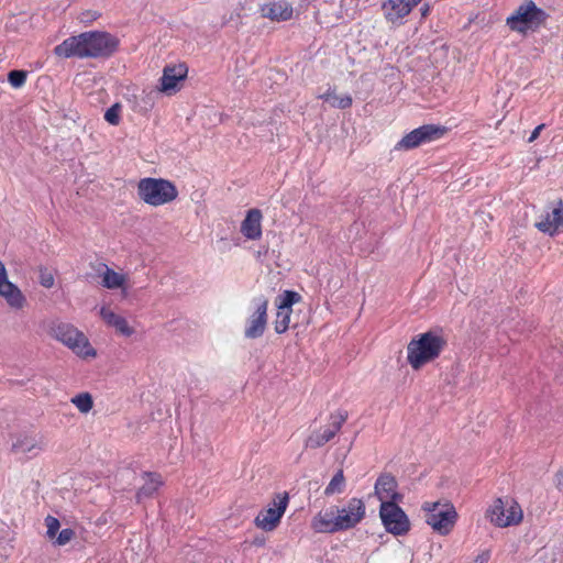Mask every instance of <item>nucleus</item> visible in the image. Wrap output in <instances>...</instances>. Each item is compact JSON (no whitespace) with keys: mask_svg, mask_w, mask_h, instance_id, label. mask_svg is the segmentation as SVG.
I'll list each match as a JSON object with an SVG mask.
<instances>
[{"mask_svg":"<svg viewBox=\"0 0 563 563\" xmlns=\"http://www.w3.org/2000/svg\"><path fill=\"white\" fill-rule=\"evenodd\" d=\"M120 46V40L106 31H89L65 38L54 47L62 58H109Z\"/></svg>","mask_w":563,"mask_h":563,"instance_id":"nucleus-1","label":"nucleus"},{"mask_svg":"<svg viewBox=\"0 0 563 563\" xmlns=\"http://www.w3.org/2000/svg\"><path fill=\"white\" fill-rule=\"evenodd\" d=\"M448 342L441 331H428L413 338L407 345V361L413 369L438 358Z\"/></svg>","mask_w":563,"mask_h":563,"instance_id":"nucleus-2","label":"nucleus"},{"mask_svg":"<svg viewBox=\"0 0 563 563\" xmlns=\"http://www.w3.org/2000/svg\"><path fill=\"white\" fill-rule=\"evenodd\" d=\"M549 14L537 5L533 0H523L514 12L507 16L506 25L515 33L526 36L545 25Z\"/></svg>","mask_w":563,"mask_h":563,"instance_id":"nucleus-3","label":"nucleus"},{"mask_svg":"<svg viewBox=\"0 0 563 563\" xmlns=\"http://www.w3.org/2000/svg\"><path fill=\"white\" fill-rule=\"evenodd\" d=\"M49 334L80 358H95L97 356V351L92 347L86 334L71 323H53Z\"/></svg>","mask_w":563,"mask_h":563,"instance_id":"nucleus-4","label":"nucleus"},{"mask_svg":"<svg viewBox=\"0 0 563 563\" xmlns=\"http://www.w3.org/2000/svg\"><path fill=\"white\" fill-rule=\"evenodd\" d=\"M136 188L139 198L152 207L170 203L178 197V189L175 184L165 178H142L139 180Z\"/></svg>","mask_w":563,"mask_h":563,"instance_id":"nucleus-5","label":"nucleus"},{"mask_svg":"<svg viewBox=\"0 0 563 563\" xmlns=\"http://www.w3.org/2000/svg\"><path fill=\"white\" fill-rule=\"evenodd\" d=\"M421 509L426 514V522L441 536H448L459 518L455 507L450 501H424Z\"/></svg>","mask_w":563,"mask_h":563,"instance_id":"nucleus-6","label":"nucleus"},{"mask_svg":"<svg viewBox=\"0 0 563 563\" xmlns=\"http://www.w3.org/2000/svg\"><path fill=\"white\" fill-rule=\"evenodd\" d=\"M486 518L498 528L514 527L522 522L523 510L515 498L498 497L486 510Z\"/></svg>","mask_w":563,"mask_h":563,"instance_id":"nucleus-7","label":"nucleus"},{"mask_svg":"<svg viewBox=\"0 0 563 563\" xmlns=\"http://www.w3.org/2000/svg\"><path fill=\"white\" fill-rule=\"evenodd\" d=\"M289 504V496L285 493L276 494L265 509H262L254 519L256 528L271 532L280 523Z\"/></svg>","mask_w":563,"mask_h":563,"instance_id":"nucleus-8","label":"nucleus"},{"mask_svg":"<svg viewBox=\"0 0 563 563\" xmlns=\"http://www.w3.org/2000/svg\"><path fill=\"white\" fill-rule=\"evenodd\" d=\"M399 503H384L379 505V518L385 530L395 536L404 537L411 529V522Z\"/></svg>","mask_w":563,"mask_h":563,"instance_id":"nucleus-9","label":"nucleus"},{"mask_svg":"<svg viewBox=\"0 0 563 563\" xmlns=\"http://www.w3.org/2000/svg\"><path fill=\"white\" fill-rule=\"evenodd\" d=\"M448 133V128L439 124L421 125L406 135L396 144V150H413L422 144L440 140Z\"/></svg>","mask_w":563,"mask_h":563,"instance_id":"nucleus-10","label":"nucleus"},{"mask_svg":"<svg viewBox=\"0 0 563 563\" xmlns=\"http://www.w3.org/2000/svg\"><path fill=\"white\" fill-rule=\"evenodd\" d=\"M340 531L357 527L366 517V505L362 498L352 497L335 509Z\"/></svg>","mask_w":563,"mask_h":563,"instance_id":"nucleus-11","label":"nucleus"},{"mask_svg":"<svg viewBox=\"0 0 563 563\" xmlns=\"http://www.w3.org/2000/svg\"><path fill=\"white\" fill-rule=\"evenodd\" d=\"M346 410H338L330 415L331 424L324 430H316L309 434L305 441L307 449H318L331 441L336 433L341 430L347 420Z\"/></svg>","mask_w":563,"mask_h":563,"instance_id":"nucleus-12","label":"nucleus"},{"mask_svg":"<svg viewBox=\"0 0 563 563\" xmlns=\"http://www.w3.org/2000/svg\"><path fill=\"white\" fill-rule=\"evenodd\" d=\"M301 296L292 290H285L276 298V317L274 320V330L277 334L285 333L290 325L292 305L299 302Z\"/></svg>","mask_w":563,"mask_h":563,"instance_id":"nucleus-13","label":"nucleus"},{"mask_svg":"<svg viewBox=\"0 0 563 563\" xmlns=\"http://www.w3.org/2000/svg\"><path fill=\"white\" fill-rule=\"evenodd\" d=\"M254 311L246 319L244 335L247 339L261 338L267 327L268 300L261 296L253 300Z\"/></svg>","mask_w":563,"mask_h":563,"instance_id":"nucleus-14","label":"nucleus"},{"mask_svg":"<svg viewBox=\"0 0 563 563\" xmlns=\"http://www.w3.org/2000/svg\"><path fill=\"white\" fill-rule=\"evenodd\" d=\"M536 228L550 236H555L563 232V200L559 199L550 203L543 214L540 216L539 221L536 222Z\"/></svg>","mask_w":563,"mask_h":563,"instance_id":"nucleus-15","label":"nucleus"},{"mask_svg":"<svg viewBox=\"0 0 563 563\" xmlns=\"http://www.w3.org/2000/svg\"><path fill=\"white\" fill-rule=\"evenodd\" d=\"M0 297L14 310L25 308L27 300L22 290L9 280L4 264L0 261Z\"/></svg>","mask_w":563,"mask_h":563,"instance_id":"nucleus-16","label":"nucleus"},{"mask_svg":"<svg viewBox=\"0 0 563 563\" xmlns=\"http://www.w3.org/2000/svg\"><path fill=\"white\" fill-rule=\"evenodd\" d=\"M187 74L188 68L185 64L165 66L157 87L158 91L167 96L175 95L180 90L181 82L186 79Z\"/></svg>","mask_w":563,"mask_h":563,"instance_id":"nucleus-17","label":"nucleus"},{"mask_svg":"<svg viewBox=\"0 0 563 563\" xmlns=\"http://www.w3.org/2000/svg\"><path fill=\"white\" fill-rule=\"evenodd\" d=\"M374 495L380 504L402 500V495L398 492V483L390 473H383L378 476L374 485Z\"/></svg>","mask_w":563,"mask_h":563,"instance_id":"nucleus-18","label":"nucleus"},{"mask_svg":"<svg viewBox=\"0 0 563 563\" xmlns=\"http://www.w3.org/2000/svg\"><path fill=\"white\" fill-rule=\"evenodd\" d=\"M260 13L273 22H286L292 19L294 8L287 1H273L261 5Z\"/></svg>","mask_w":563,"mask_h":563,"instance_id":"nucleus-19","label":"nucleus"},{"mask_svg":"<svg viewBox=\"0 0 563 563\" xmlns=\"http://www.w3.org/2000/svg\"><path fill=\"white\" fill-rule=\"evenodd\" d=\"M262 211L257 208L250 209L244 220L241 222V233L249 240H260L262 238Z\"/></svg>","mask_w":563,"mask_h":563,"instance_id":"nucleus-20","label":"nucleus"},{"mask_svg":"<svg viewBox=\"0 0 563 563\" xmlns=\"http://www.w3.org/2000/svg\"><path fill=\"white\" fill-rule=\"evenodd\" d=\"M311 529L316 533H335L339 532L336 512L333 508L318 512L311 520Z\"/></svg>","mask_w":563,"mask_h":563,"instance_id":"nucleus-21","label":"nucleus"},{"mask_svg":"<svg viewBox=\"0 0 563 563\" xmlns=\"http://www.w3.org/2000/svg\"><path fill=\"white\" fill-rule=\"evenodd\" d=\"M382 9L388 22L398 23L410 13V7L406 0H386Z\"/></svg>","mask_w":563,"mask_h":563,"instance_id":"nucleus-22","label":"nucleus"},{"mask_svg":"<svg viewBox=\"0 0 563 563\" xmlns=\"http://www.w3.org/2000/svg\"><path fill=\"white\" fill-rule=\"evenodd\" d=\"M100 316L102 320L109 325L115 329V331L124 336H131L134 333V329L129 325L128 320L113 312L108 307H102L100 309Z\"/></svg>","mask_w":563,"mask_h":563,"instance_id":"nucleus-23","label":"nucleus"},{"mask_svg":"<svg viewBox=\"0 0 563 563\" xmlns=\"http://www.w3.org/2000/svg\"><path fill=\"white\" fill-rule=\"evenodd\" d=\"M102 277V286L108 289L122 288L126 283V276L109 268L107 264L99 263L96 269Z\"/></svg>","mask_w":563,"mask_h":563,"instance_id":"nucleus-24","label":"nucleus"},{"mask_svg":"<svg viewBox=\"0 0 563 563\" xmlns=\"http://www.w3.org/2000/svg\"><path fill=\"white\" fill-rule=\"evenodd\" d=\"M143 478L145 483L136 492L137 500L152 497L164 484L162 475L156 472H145Z\"/></svg>","mask_w":563,"mask_h":563,"instance_id":"nucleus-25","label":"nucleus"},{"mask_svg":"<svg viewBox=\"0 0 563 563\" xmlns=\"http://www.w3.org/2000/svg\"><path fill=\"white\" fill-rule=\"evenodd\" d=\"M34 450H42V444L30 435L20 437L12 444V451L15 453H30Z\"/></svg>","mask_w":563,"mask_h":563,"instance_id":"nucleus-26","label":"nucleus"},{"mask_svg":"<svg viewBox=\"0 0 563 563\" xmlns=\"http://www.w3.org/2000/svg\"><path fill=\"white\" fill-rule=\"evenodd\" d=\"M345 486L346 483L343 470H339L327 485L324 495L332 496L335 494H342L345 490Z\"/></svg>","mask_w":563,"mask_h":563,"instance_id":"nucleus-27","label":"nucleus"},{"mask_svg":"<svg viewBox=\"0 0 563 563\" xmlns=\"http://www.w3.org/2000/svg\"><path fill=\"white\" fill-rule=\"evenodd\" d=\"M320 98L324 99L325 101H329L331 107L338 109H347L352 106L353 102L352 97L350 95L336 96L330 91L320 96Z\"/></svg>","mask_w":563,"mask_h":563,"instance_id":"nucleus-28","label":"nucleus"},{"mask_svg":"<svg viewBox=\"0 0 563 563\" xmlns=\"http://www.w3.org/2000/svg\"><path fill=\"white\" fill-rule=\"evenodd\" d=\"M71 402L82 413H87L92 409L93 400L89 393H81L71 398Z\"/></svg>","mask_w":563,"mask_h":563,"instance_id":"nucleus-29","label":"nucleus"},{"mask_svg":"<svg viewBox=\"0 0 563 563\" xmlns=\"http://www.w3.org/2000/svg\"><path fill=\"white\" fill-rule=\"evenodd\" d=\"M27 73L25 70H11L8 74V81L13 88H21L25 85Z\"/></svg>","mask_w":563,"mask_h":563,"instance_id":"nucleus-30","label":"nucleus"},{"mask_svg":"<svg viewBox=\"0 0 563 563\" xmlns=\"http://www.w3.org/2000/svg\"><path fill=\"white\" fill-rule=\"evenodd\" d=\"M121 106L119 103L112 104L104 113V120L112 124L118 125L120 123Z\"/></svg>","mask_w":563,"mask_h":563,"instance_id":"nucleus-31","label":"nucleus"},{"mask_svg":"<svg viewBox=\"0 0 563 563\" xmlns=\"http://www.w3.org/2000/svg\"><path fill=\"white\" fill-rule=\"evenodd\" d=\"M45 525L47 528V537L54 538L56 533L58 532V529L60 527L59 520L53 516H47L45 518Z\"/></svg>","mask_w":563,"mask_h":563,"instance_id":"nucleus-32","label":"nucleus"},{"mask_svg":"<svg viewBox=\"0 0 563 563\" xmlns=\"http://www.w3.org/2000/svg\"><path fill=\"white\" fill-rule=\"evenodd\" d=\"M75 538V531L70 528L63 529L56 539V544L65 545Z\"/></svg>","mask_w":563,"mask_h":563,"instance_id":"nucleus-33","label":"nucleus"},{"mask_svg":"<svg viewBox=\"0 0 563 563\" xmlns=\"http://www.w3.org/2000/svg\"><path fill=\"white\" fill-rule=\"evenodd\" d=\"M54 276L47 269H41L40 275V284L45 288H51L54 286Z\"/></svg>","mask_w":563,"mask_h":563,"instance_id":"nucleus-34","label":"nucleus"},{"mask_svg":"<svg viewBox=\"0 0 563 563\" xmlns=\"http://www.w3.org/2000/svg\"><path fill=\"white\" fill-rule=\"evenodd\" d=\"M555 487L563 493V468L555 474Z\"/></svg>","mask_w":563,"mask_h":563,"instance_id":"nucleus-35","label":"nucleus"},{"mask_svg":"<svg viewBox=\"0 0 563 563\" xmlns=\"http://www.w3.org/2000/svg\"><path fill=\"white\" fill-rule=\"evenodd\" d=\"M489 559H490L489 551H484L475 558L474 563H488Z\"/></svg>","mask_w":563,"mask_h":563,"instance_id":"nucleus-36","label":"nucleus"},{"mask_svg":"<svg viewBox=\"0 0 563 563\" xmlns=\"http://www.w3.org/2000/svg\"><path fill=\"white\" fill-rule=\"evenodd\" d=\"M544 124H539L538 126H536V129L532 131L531 135L529 136V142H533L534 140L538 139V136L540 135V132L544 129Z\"/></svg>","mask_w":563,"mask_h":563,"instance_id":"nucleus-37","label":"nucleus"},{"mask_svg":"<svg viewBox=\"0 0 563 563\" xmlns=\"http://www.w3.org/2000/svg\"><path fill=\"white\" fill-rule=\"evenodd\" d=\"M422 0H406L408 5L410 7V12L417 7Z\"/></svg>","mask_w":563,"mask_h":563,"instance_id":"nucleus-38","label":"nucleus"},{"mask_svg":"<svg viewBox=\"0 0 563 563\" xmlns=\"http://www.w3.org/2000/svg\"><path fill=\"white\" fill-rule=\"evenodd\" d=\"M429 11H430V7L428 4H424L422 8H421V15L422 16H427L429 14Z\"/></svg>","mask_w":563,"mask_h":563,"instance_id":"nucleus-39","label":"nucleus"}]
</instances>
